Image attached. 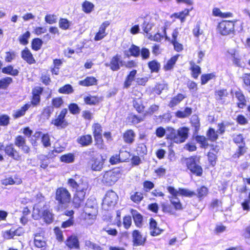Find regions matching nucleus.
<instances>
[{
    "mask_svg": "<svg viewBox=\"0 0 250 250\" xmlns=\"http://www.w3.org/2000/svg\"><path fill=\"white\" fill-rule=\"evenodd\" d=\"M32 217L35 220H39L42 217L44 221L48 224L51 223L53 219V215L52 212L45 207L42 208H40L38 207H34Z\"/></svg>",
    "mask_w": 250,
    "mask_h": 250,
    "instance_id": "obj_1",
    "label": "nucleus"
},
{
    "mask_svg": "<svg viewBox=\"0 0 250 250\" xmlns=\"http://www.w3.org/2000/svg\"><path fill=\"white\" fill-rule=\"evenodd\" d=\"M55 199L60 206L65 208L70 201L71 194L66 188H59L56 190Z\"/></svg>",
    "mask_w": 250,
    "mask_h": 250,
    "instance_id": "obj_2",
    "label": "nucleus"
},
{
    "mask_svg": "<svg viewBox=\"0 0 250 250\" xmlns=\"http://www.w3.org/2000/svg\"><path fill=\"white\" fill-rule=\"evenodd\" d=\"M199 159L197 157H191L185 160L188 168L193 174L198 176L202 175L203 169L199 164Z\"/></svg>",
    "mask_w": 250,
    "mask_h": 250,
    "instance_id": "obj_3",
    "label": "nucleus"
},
{
    "mask_svg": "<svg viewBox=\"0 0 250 250\" xmlns=\"http://www.w3.org/2000/svg\"><path fill=\"white\" fill-rule=\"evenodd\" d=\"M121 176L119 170H111L106 171L103 177L102 182L107 186L114 185Z\"/></svg>",
    "mask_w": 250,
    "mask_h": 250,
    "instance_id": "obj_4",
    "label": "nucleus"
},
{
    "mask_svg": "<svg viewBox=\"0 0 250 250\" xmlns=\"http://www.w3.org/2000/svg\"><path fill=\"white\" fill-rule=\"evenodd\" d=\"M67 113V109L63 108L60 113L56 115L55 118L52 119L51 124L60 128H65L68 125V123L65 117Z\"/></svg>",
    "mask_w": 250,
    "mask_h": 250,
    "instance_id": "obj_5",
    "label": "nucleus"
},
{
    "mask_svg": "<svg viewBox=\"0 0 250 250\" xmlns=\"http://www.w3.org/2000/svg\"><path fill=\"white\" fill-rule=\"evenodd\" d=\"M67 184L69 187L77 191L87 190L88 188V183L79 179V177L75 175L74 177L68 180Z\"/></svg>",
    "mask_w": 250,
    "mask_h": 250,
    "instance_id": "obj_6",
    "label": "nucleus"
},
{
    "mask_svg": "<svg viewBox=\"0 0 250 250\" xmlns=\"http://www.w3.org/2000/svg\"><path fill=\"white\" fill-rule=\"evenodd\" d=\"M118 196L113 190L107 191L103 200V208L108 210L109 208L113 207L117 203Z\"/></svg>",
    "mask_w": 250,
    "mask_h": 250,
    "instance_id": "obj_7",
    "label": "nucleus"
},
{
    "mask_svg": "<svg viewBox=\"0 0 250 250\" xmlns=\"http://www.w3.org/2000/svg\"><path fill=\"white\" fill-rule=\"evenodd\" d=\"M218 30L222 35H228L234 32V23L230 21H223L218 25Z\"/></svg>",
    "mask_w": 250,
    "mask_h": 250,
    "instance_id": "obj_8",
    "label": "nucleus"
},
{
    "mask_svg": "<svg viewBox=\"0 0 250 250\" xmlns=\"http://www.w3.org/2000/svg\"><path fill=\"white\" fill-rule=\"evenodd\" d=\"M105 159L101 155H96L91 158L89 162V166L93 171H101L104 163Z\"/></svg>",
    "mask_w": 250,
    "mask_h": 250,
    "instance_id": "obj_9",
    "label": "nucleus"
},
{
    "mask_svg": "<svg viewBox=\"0 0 250 250\" xmlns=\"http://www.w3.org/2000/svg\"><path fill=\"white\" fill-rule=\"evenodd\" d=\"M167 190L171 195L175 196L180 195L186 197H191L196 195L194 191L186 188H180L178 190H176L172 187H169L167 188Z\"/></svg>",
    "mask_w": 250,
    "mask_h": 250,
    "instance_id": "obj_10",
    "label": "nucleus"
},
{
    "mask_svg": "<svg viewBox=\"0 0 250 250\" xmlns=\"http://www.w3.org/2000/svg\"><path fill=\"white\" fill-rule=\"evenodd\" d=\"M189 129L187 127H180L176 133L175 143H183L188 139V137Z\"/></svg>",
    "mask_w": 250,
    "mask_h": 250,
    "instance_id": "obj_11",
    "label": "nucleus"
},
{
    "mask_svg": "<svg viewBox=\"0 0 250 250\" xmlns=\"http://www.w3.org/2000/svg\"><path fill=\"white\" fill-rule=\"evenodd\" d=\"M15 145L20 148L23 153H29L30 151V147L26 145V139L23 136H17L15 140Z\"/></svg>",
    "mask_w": 250,
    "mask_h": 250,
    "instance_id": "obj_12",
    "label": "nucleus"
},
{
    "mask_svg": "<svg viewBox=\"0 0 250 250\" xmlns=\"http://www.w3.org/2000/svg\"><path fill=\"white\" fill-rule=\"evenodd\" d=\"M4 151L6 154L14 160L16 161L21 160V156L19 152L13 147V145H7L5 147Z\"/></svg>",
    "mask_w": 250,
    "mask_h": 250,
    "instance_id": "obj_13",
    "label": "nucleus"
},
{
    "mask_svg": "<svg viewBox=\"0 0 250 250\" xmlns=\"http://www.w3.org/2000/svg\"><path fill=\"white\" fill-rule=\"evenodd\" d=\"M86 190H83L76 192L73 199V204L76 208H79L83 203Z\"/></svg>",
    "mask_w": 250,
    "mask_h": 250,
    "instance_id": "obj_14",
    "label": "nucleus"
},
{
    "mask_svg": "<svg viewBox=\"0 0 250 250\" xmlns=\"http://www.w3.org/2000/svg\"><path fill=\"white\" fill-rule=\"evenodd\" d=\"M65 245L70 249H80V244L77 236L71 235L65 241Z\"/></svg>",
    "mask_w": 250,
    "mask_h": 250,
    "instance_id": "obj_15",
    "label": "nucleus"
},
{
    "mask_svg": "<svg viewBox=\"0 0 250 250\" xmlns=\"http://www.w3.org/2000/svg\"><path fill=\"white\" fill-rule=\"evenodd\" d=\"M124 62L121 59V57L116 55L112 58L110 62V68L113 71H116L120 69V66H124Z\"/></svg>",
    "mask_w": 250,
    "mask_h": 250,
    "instance_id": "obj_16",
    "label": "nucleus"
},
{
    "mask_svg": "<svg viewBox=\"0 0 250 250\" xmlns=\"http://www.w3.org/2000/svg\"><path fill=\"white\" fill-rule=\"evenodd\" d=\"M90 201L88 200L84 208V211L88 216L93 217L95 216L97 213V209L95 204L90 205Z\"/></svg>",
    "mask_w": 250,
    "mask_h": 250,
    "instance_id": "obj_17",
    "label": "nucleus"
},
{
    "mask_svg": "<svg viewBox=\"0 0 250 250\" xmlns=\"http://www.w3.org/2000/svg\"><path fill=\"white\" fill-rule=\"evenodd\" d=\"M133 242L134 245L137 246L143 245L145 241V238H143L140 232L138 230H134L132 233Z\"/></svg>",
    "mask_w": 250,
    "mask_h": 250,
    "instance_id": "obj_18",
    "label": "nucleus"
},
{
    "mask_svg": "<svg viewBox=\"0 0 250 250\" xmlns=\"http://www.w3.org/2000/svg\"><path fill=\"white\" fill-rule=\"evenodd\" d=\"M150 233L152 236H156L160 234L162 231L157 227V223L155 220L152 218L150 220Z\"/></svg>",
    "mask_w": 250,
    "mask_h": 250,
    "instance_id": "obj_19",
    "label": "nucleus"
},
{
    "mask_svg": "<svg viewBox=\"0 0 250 250\" xmlns=\"http://www.w3.org/2000/svg\"><path fill=\"white\" fill-rule=\"evenodd\" d=\"M78 142L82 146H87L92 143V138L90 135H83L78 138Z\"/></svg>",
    "mask_w": 250,
    "mask_h": 250,
    "instance_id": "obj_20",
    "label": "nucleus"
},
{
    "mask_svg": "<svg viewBox=\"0 0 250 250\" xmlns=\"http://www.w3.org/2000/svg\"><path fill=\"white\" fill-rule=\"evenodd\" d=\"M176 133L177 130L174 129L173 128L170 127H167L166 129V133L167 139H170L173 142L175 143Z\"/></svg>",
    "mask_w": 250,
    "mask_h": 250,
    "instance_id": "obj_21",
    "label": "nucleus"
},
{
    "mask_svg": "<svg viewBox=\"0 0 250 250\" xmlns=\"http://www.w3.org/2000/svg\"><path fill=\"white\" fill-rule=\"evenodd\" d=\"M192 113V109L189 107H186L184 111H178L175 115L179 118H185L188 117Z\"/></svg>",
    "mask_w": 250,
    "mask_h": 250,
    "instance_id": "obj_22",
    "label": "nucleus"
},
{
    "mask_svg": "<svg viewBox=\"0 0 250 250\" xmlns=\"http://www.w3.org/2000/svg\"><path fill=\"white\" fill-rule=\"evenodd\" d=\"M34 244L37 248H41L45 246L46 242L43 237L36 234L34 238Z\"/></svg>",
    "mask_w": 250,
    "mask_h": 250,
    "instance_id": "obj_23",
    "label": "nucleus"
},
{
    "mask_svg": "<svg viewBox=\"0 0 250 250\" xmlns=\"http://www.w3.org/2000/svg\"><path fill=\"white\" fill-rule=\"evenodd\" d=\"M179 55L174 56L172 57L170 59H169L167 62V63L164 65V69L166 71L170 70L172 69L175 64L176 61H177Z\"/></svg>",
    "mask_w": 250,
    "mask_h": 250,
    "instance_id": "obj_24",
    "label": "nucleus"
},
{
    "mask_svg": "<svg viewBox=\"0 0 250 250\" xmlns=\"http://www.w3.org/2000/svg\"><path fill=\"white\" fill-rule=\"evenodd\" d=\"M97 80L94 77H87L84 80L79 82V84L82 86H88L96 83Z\"/></svg>",
    "mask_w": 250,
    "mask_h": 250,
    "instance_id": "obj_25",
    "label": "nucleus"
},
{
    "mask_svg": "<svg viewBox=\"0 0 250 250\" xmlns=\"http://www.w3.org/2000/svg\"><path fill=\"white\" fill-rule=\"evenodd\" d=\"M22 57L30 64L33 63L35 62L32 54L28 50L25 49L22 52Z\"/></svg>",
    "mask_w": 250,
    "mask_h": 250,
    "instance_id": "obj_26",
    "label": "nucleus"
},
{
    "mask_svg": "<svg viewBox=\"0 0 250 250\" xmlns=\"http://www.w3.org/2000/svg\"><path fill=\"white\" fill-rule=\"evenodd\" d=\"M190 69L192 71V76L195 79H197L199 75L201 73V68L196 65L194 62H190Z\"/></svg>",
    "mask_w": 250,
    "mask_h": 250,
    "instance_id": "obj_27",
    "label": "nucleus"
},
{
    "mask_svg": "<svg viewBox=\"0 0 250 250\" xmlns=\"http://www.w3.org/2000/svg\"><path fill=\"white\" fill-rule=\"evenodd\" d=\"M135 134L133 130H128L126 131L124 135V139L125 141L127 143H131L134 140Z\"/></svg>",
    "mask_w": 250,
    "mask_h": 250,
    "instance_id": "obj_28",
    "label": "nucleus"
},
{
    "mask_svg": "<svg viewBox=\"0 0 250 250\" xmlns=\"http://www.w3.org/2000/svg\"><path fill=\"white\" fill-rule=\"evenodd\" d=\"M136 73L137 71L133 70L127 76L124 83L125 88H128L131 84V83L134 80Z\"/></svg>",
    "mask_w": 250,
    "mask_h": 250,
    "instance_id": "obj_29",
    "label": "nucleus"
},
{
    "mask_svg": "<svg viewBox=\"0 0 250 250\" xmlns=\"http://www.w3.org/2000/svg\"><path fill=\"white\" fill-rule=\"evenodd\" d=\"M176 196L172 195V196L170 197V202L174 207L175 209L181 210L182 209V205L179 199Z\"/></svg>",
    "mask_w": 250,
    "mask_h": 250,
    "instance_id": "obj_30",
    "label": "nucleus"
},
{
    "mask_svg": "<svg viewBox=\"0 0 250 250\" xmlns=\"http://www.w3.org/2000/svg\"><path fill=\"white\" fill-rule=\"evenodd\" d=\"M228 95V92L226 89L218 90L215 92L216 99L219 101L224 99Z\"/></svg>",
    "mask_w": 250,
    "mask_h": 250,
    "instance_id": "obj_31",
    "label": "nucleus"
},
{
    "mask_svg": "<svg viewBox=\"0 0 250 250\" xmlns=\"http://www.w3.org/2000/svg\"><path fill=\"white\" fill-rule=\"evenodd\" d=\"M235 96L240 102V103L238 104V106L240 108H243L246 102L244 95L242 92L238 91L235 92Z\"/></svg>",
    "mask_w": 250,
    "mask_h": 250,
    "instance_id": "obj_32",
    "label": "nucleus"
},
{
    "mask_svg": "<svg viewBox=\"0 0 250 250\" xmlns=\"http://www.w3.org/2000/svg\"><path fill=\"white\" fill-rule=\"evenodd\" d=\"M132 215L136 225L139 227L141 225L143 220L142 216L136 210H132Z\"/></svg>",
    "mask_w": 250,
    "mask_h": 250,
    "instance_id": "obj_33",
    "label": "nucleus"
},
{
    "mask_svg": "<svg viewBox=\"0 0 250 250\" xmlns=\"http://www.w3.org/2000/svg\"><path fill=\"white\" fill-rule=\"evenodd\" d=\"M185 97L181 94H179L174 98L172 99L169 104V106L171 107H174L178 104H179L181 101L184 99Z\"/></svg>",
    "mask_w": 250,
    "mask_h": 250,
    "instance_id": "obj_34",
    "label": "nucleus"
},
{
    "mask_svg": "<svg viewBox=\"0 0 250 250\" xmlns=\"http://www.w3.org/2000/svg\"><path fill=\"white\" fill-rule=\"evenodd\" d=\"M148 65L151 72H158L161 66L160 64L155 60L150 62Z\"/></svg>",
    "mask_w": 250,
    "mask_h": 250,
    "instance_id": "obj_35",
    "label": "nucleus"
},
{
    "mask_svg": "<svg viewBox=\"0 0 250 250\" xmlns=\"http://www.w3.org/2000/svg\"><path fill=\"white\" fill-rule=\"evenodd\" d=\"M54 110L53 107L51 105L44 107L42 113V116L48 119L54 112Z\"/></svg>",
    "mask_w": 250,
    "mask_h": 250,
    "instance_id": "obj_36",
    "label": "nucleus"
},
{
    "mask_svg": "<svg viewBox=\"0 0 250 250\" xmlns=\"http://www.w3.org/2000/svg\"><path fill=\"white\" fill-rule=\"evenodd\" d=\"M94 7V4L88 1H85L82 4L83 10L86 13L91 12Z\"/></svg>",
    "mask_w": 250,
    "mask_h": 250,
    "instance_id": "obj_37",
    "label": "nucleus"
},
{
    "mask_svg": "<svg viewBox=\"0 0 250 250\" xmlns=\"http://www.w3.org/2000/svg\"><path fill=\"white\" fill-rule=\"evenodd\" d=\"M2 71L3 73L11 75L12 76H17L18 75L19 71L17 69H14L13 67L11 66H8L2 68Z\"/></svg>",
    "mask_w": 250,
    "mask_h": 250,
    "instance_id": "obj_38",
    "label": "nucleus"
},
{
    "mask_svg": "<svg viewBox=\"0 0 250 250\" xmlns=\"http://www.w3.org/2000/svg\"><path fill=\"white\" fill-rule=\"evenodd\" d=\"M131 200L135 203L138 204L143 199V195L141 192H136L130 196Z\"/></svg>",
    "mask_w": 250,
    "mask_h": 250,
    "instance_id": "obj_39",
    "label": "nucleus"
},
{
    "mask_svg": "<svg viewBox=\"0 0 250 250\" xmlns=\"http://www.w3.org/2000/svg\"><path fill=\"white\" fill-rule=\"evenodd\" d=\"M166 37V39H168V37L166 36V29L164 28L163 29V34H161L159 33L156 34L154 36H150L149 39L152 40H154L157 42H161V39H163L164 37Z\"/></svg>",
    "mask_w": 250,
    "mask_h": 250,
    "instance_id": "obj_40",
    "label": "nucleus"
},
{
    "mask_svg": "<svg viewBox=\"0 0 250 250\" xmlns=\"http://www.w3.org/2000/svg\"><path fill=\"white\" fill-rule=\"evenodd\" d=\"M12 82V79L8 77L0 80V89L6 88Z\"/></svg>",
    "mask_w": 250,
    "mask_h": 250,
    "instance_id": "obj_41",
    "label": "nucleus"
},
{
    "mask_svg": "<svg viewBox=\"0 0 250 250\" xmlns=\"http://www.w3.org/2000/svg\"><path fill=\"white\" fill-rule=\"evenodd\" d=\"M59 92L62 94H68L73 91L72 87L70 84H66L59 88Z\"/></svg>",
    "mask_w": 250,
    "mask_h": 250,
    "instance_id": "obj_42",
    "label": "nucleus"
},
{
    "mask_svg": "<svg viewBox=\"0 0 250 250\" xmlns=\"http://www.w3.org/2000/svg\"><path fill=\"white\" fill-rule=\"evenodd\" d=\"M178 35V32L177 29L174 30L172 34L171 42L174 47H181L182 45L177 41V37Z\"/></svg>",
    "mask_w": 250,
    "mask_h": 250,
    "instance_id": "obj_43",
    "label": "nucleus"
},
{
    "mask_svg": "<svg viewBox=\"0 0 250 250\" xmlns=\"http://www.w3.org/2000/svg\"><path fill=\"white\" fill-rule=\"evenodd\" d=\"M63 104V101L61 97L53 98L52 100V104L53 108H59Z\"/></svg>",
    "mask_w": 250,
    "mask_h": 250,
    "instance_id": "obj_44",
    "label": "nucleus"
},
{
    "mask_svg": "<svg viewBox=\"0 0 250 250\" xmlns=\"http://www.w3.org/2000/svg\"><path fill=\"white\" fill-rule=\"evenodd\" d=\"M207 135L208 138L211 141H214L218 138L217 132L213 128H209Z\"/></svg>",
    "mask_w": 250,
    "mask_h": 250,
    "instance_id": "obj_45",
    "label": "nucleus"
},
{
    "mask_svg": "<svg viewBox=\"0 0 250 250\" xmlns=\"http://www.w3.org/2000/svg\"><path fill=\"white\" fill-rule=\"evenodd\" d=\"M84 101L86 104H95L99 102L97 97L91 96L84 97Z\"/></svg>",
    "mask_w": 250,
    "mask_h": 250,
    "instance_id": "obj_46",
    "label": "nucleus"
},
{
    "mask_svg": "<svg viewBox=\"0 0 250 250\" xmlns=\"http://www.w3.org/2000/svg\"><path fill=\"white\" fill-rule=\"evenodd\" d=\"M74 155L71 153H68L64 155H62L61 157V160L62 162L69 163H72L74 161Z\"/></svg>",
    "mask_w": 250,
    "mask_h": 250,
    "instance_id": "obj_47",
    "label": "nucleus"
},
{
    "mask_svg": "<svg viewBox=\"0 0 250 250\" xmlns=\"http://www.w3.org/2000/svg\"><path fill=\"white\" fill-rule=\"evenodd\" d=\"M242 79L244 82V87L248 90V88H250V73L245 74L242 77Z\"/></svg>",
    "mask_w": 250,
    "mask_h": 250,
    "instance_id": "obj_48",
    "label": "nucleus"
},
{
    "mask_svg": "<svg viewBox=\"0 0 250 250\" xmlns=\"http://www.w3.org/2000/svg\"><path fill=\"white\" fill-rule=\"evenodd\" d=\"M30 35V32L27 31L23 35L19 37V41L21 45H25L27 44V40L29 38Z\"/></svg>",
    "mask_w": 250,
    "mask_h": 250,
    "instance_id": "obj_49",
    "label": "nucleus"
},
{
    "mask_svg": "<svg viewBox=\"0 0 250 250\" xmlns=\"http://www.w3.org/2000/svg\"><path fill=\"white\" fill-rule=\"evenodd\" d=\"M137 151L141 155L146 154L147 152L146 146L144 143L140 144L137 148Z\"/></svg>",
    "mask_w": 250,
    "mask_h": 250,
    "instance_id": "obj_50",
    "label": "nucleus"
},
{
    "mask_svg": "<svg viewBox=\"0 0 250 250\" xmlns=\"http://www.w3.org/2000/svg\"><path fill=\"white\" fill-rule=\"evenodd\" d=\"M119 158L121 162H125L129 159L130 155L129 152L127 151L121 150L119 154Z\"/></svg>",
    "mask_w": 250,
    "mask_h": 250,
    "instance_id": "obj_51",
    "label": "nucleus"
},
{
    "mask_svg": "<svg viewBox=\"0 0 250 250\" xmlns=\"http://www.w3.org/2000/svg\"><path fill=\"white\" fill-rule=\"evenodd\" d=\"M140 48H129V52L125 53V55L127 57L133 56L134 57L138 56L140 54Z\"/></svg>",
    "mask_w": 250,
    "mask_h": 250,
    "instance_id": "obj_52",
    "label": "nucleus"
},
{
    "mask_svg": "<svg viewBox=\"0 0 250 250\" xmlns=\"http://www.w3.org/2000/svg\"><path fill=\"white\" fill-rule=\"evenodd\" d=\"M70 112L73 114H77L80 113V109L78 105L76 104H71L68 106Z\"/></svg>",
    "mask_w": 250,
    "mask_h": 250,
    "instance_id": "obj_53",
    "label": "nucleus"
},
{
    "mask_svg": "<svg viewBox=\"0 0 250 250\" xmlns=\"http://www.w3.org/2000/svg\"><path fill=\"white\" fill-rule=\"evenodd\" d=\"M195 139L198 143L201 145L202 146L206 147L208 146V143L205 137L203 136H197L196 137Z\"/></svg>",
    "mask_w": 250,
    "mask_h": 250,
    "instance_id": "obj_54",
    "label": "nucleus"
},
{
    "mask_svg": "<svg viewBox=\"0 0 250 250\" xmlns=\"http://www.w3.org/2000/svg\"><path fill=\"white\" fill-rule=\"evenodd\" d=\"M50 137L48 134H44L42 138V142L44 147H48L51 145Z\"/></svg>",
    "mask_w": 250,
    "mask_h": 250,
    "instance_id": "obj_55",
    "label": "nucleus"
},
{
    "mask_svg": "<svg viewBox=\"0 0 250 250\" xmlns=\"http://www.w3.org/2000/svg\"><path fill=\"white\" fill-rule=\"evenodd\" d=\"M134 107L136 109L138 112H141L144 110V106L142 104L140 100H134L133 101Z\"/></svg>",
    "mask_w": 250,
    "mask_h": 250,
    "instance_id": "obj_56",
    "label": "nucleus"
},
{
    "mask_svg": "<svg viewBox=\"0 0 250 250\" xmlns=\"http://www.w3.org/2000/svg\"><path fill=\"white\" fill-rule=\"evenodd\" d=\"M214 75L212 74H208L203 75L201 76V84H205L208 83V82L213 78Z\"/></svg>",
    "mask_w": 250,
    "mask_h": 250,
    "instance_id": "obj_57",
    "label": "nucleus"
},
{
    "mask_svg": "<svg viewBox=\"0 0 250 250\" xmlns=\"http://www.w3.org/2000/svg\"><path fill=\"white\" fill-rule=\"evenodd\" d=\"M208 192V188L206 187L203 186L197 190L198 197L199 198L205 197L207 195Z\"/></svg>",
    "mask_w": 250,
    "mask_h": 250,
    "instance_id": "obj_58",
    "label": "nucleus"
},
{
    "mask_svg": "<svg viewBox=\"0 0 250 250\" xmlns=\"http://www.w3.org/2000/svg\"><path fill=\"white\" fill-rule=\"evenodd\" d=\"M9 123V117L6 115L0 116V125L3 126L7 125Z\"/></svg>",
    "mask_w": 250,
    "mask_h": 250,
    "instance_id": "obj_59",
    "label": "nucleus"
},
{
    "mask_svg": "<svg viewBox=\"0 0 250 250\" xmlns=\"http://www.w3.org/2000/svg\"><path fill=\"white\" fill-rule=\"evenodd\" d=\"M60 27L63 29H66L69 26V21L65 19H61L59 21Z\"/></svg>",
    "mask_w": 250,
    "mask_h": 250,
    "instance_id": "obj_60",
    "label": "nucleus"
},
{
    "mask_svg": "<svg viewBox=\"0 0 250 250\" xmlns=\"http://www.w3.org/2000/svg\"><path fill=\"white\" fill-rule=\"evenodd\" d=\"M94 135L102 134V126L98 123L95 124L92 126Z\"/></svg>",
    "mask_w": 250,
    "mask_h": 250,
    "instance_id": "obj_61",
    "label": "nucleus"
},
{
    "mask_svg": "<svg viewBox=\"0 0 250 250\" xmlns=\"http://www.w3.org/2000/svg\"><path fill=\"white\" fill-rule=\"evenodd\" d=\"M45 21L49 24H53L56 22L57 18L55 15H49L45 16Z\"/></svg>",
    "mask_w": 250,
    "mask_h": 250,
    "instance_id": "obj_62",
    "label": "nucleus"
},
{
    "mask_svg": "<svg viewBox=\"0 0 250 250\" xmlns=\"http://www.w3.org/2000/svg\"><path fill=\"white\" fill-rule=\"evenodd\" d=\"M74 220L73 217H70L69 219L63 222L62 224V227L63 228H67L73 225Z\"/></svg>",
    "mask_w": 250,
    "mask_h": 250,
    "instance_id": "obj_63",
    "label": "nucleus"
},
{
    "mask_svg": "<svg viewBox=\"0 0 250 250\" xmlns=\"http://www.w3.org/2000/svg\"><path fill=\"white\" fill-rule=\"evenodd\" d=\"M166 130L163 127H159L156 130V135L159 138H162L166 134Z\"/></svg>",
    "mask_w": 250,
    "mask_h": 250,
    "instance_id": "obj_64",
    "label": "nucleus"
}]
</instances>
